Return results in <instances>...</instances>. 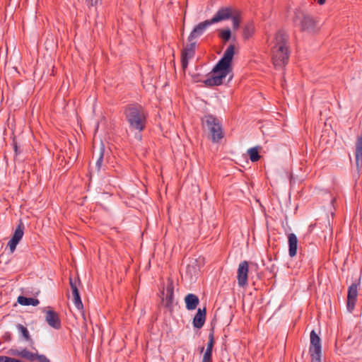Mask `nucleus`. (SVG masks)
<instances>
[{"label": "nucleus", "mask_w": 362, "mask_h": 362, "mask_svg": "<svg viewBox=\"0 0 362 362\" xmlns=\"http://www.w3.org/2000/svg\"><path fill=\"white\" fill-rule=\"evenodd\" d=\"M298 238L294 233H289L288 235V254L291 257H293L297 254Z\"/></svg>", "instance_id": "nucleus-17"}, {"label": "nucleus", "mask_w": 362, "mask_h": 362, "mask_svg": "<svg viewBox=\"0 0 362 362\" xmlns=\"http://www.w3.org/2000/svg\"><path fill=\"white\" fill-rule=\"evenodd\" d=\"M355 156L356 165L357 168L362 166V130L359 135L357 136L355 142Z\"/></svg>", "instance_id": "nucleus-15"}, {"label": "nucleus", "mask_w": 362, "mask_h": 362, "mask_svg": "<svg viewBox=\"0 0 362 362\" xmlns=\"http://www.w3.org/2000/svg\"><path fill=\"white\" fill-rule=\"evenodd\" d=\"M185 303L186 304V308L188 310H192L196 309L199 305V298L193 293H189L185 297Z\"/></svg>", "instance_id": "nucleus-18"}, {"label": "nucleus", "mask_w": 362, "mask_h": 362, "mask_svg": "<svg viewBox=\"0 0 362 362\" xmlns=\"http://www.w3.org/2000/svg\"><path fill=\"white\" fill-rule=\"evenodd\" d=\"M248 262L243 261L240 263L237 272L238 284L240 286L244 287L247 284Z\"/></svg>", "instance_id": "nucleus-9"}, {"label": "nucleus", "mask_w": 362, "mask_h": 362, "mask_svg": "<svg viewBox=\"0 0 362 362\" xmlns=\"http://www.w3.org/2000/svg\"><path fill=\"white\" fill-rule=\"evenodd\" d=\"M218 36L225 42H228L231 37V31L229 28L219 30Z\"/></svg>", "instance_id": "nucleus-26"}, {"label": "nucleus", "mask_w": 362, "mask_h": 362, "mask_svg": "<svg viewBox=\"0 0 362 362\" xmlns=\"http://www.w3.org/2000/svg\"><path fill=\"white\" fill-rule=\"evenodd\" d=\"M188 42H189V44L186 45L185 49L191 50L192 52L195 53L197 42L195 40H192V41H188Z\"/></svg>", "instance_id": "nucleus-30"}, {"label": "nucleus", "mask_w": 362, "mask_h": 362, "mask_svg": "<svg viewBox=\"0 0 362 362\" xmlns=\"http://www.w3.org/2000/svg\"><path fill=\"white\" fill-rule=\"evenodd\" d=\"M13 149H14V151H15V153L16 155H18V144L16 141L15 139H13Z\"/></svg>", "instance_id": "nucleus-35"}, {"label": "nucleus", "mask_w": 362, "mask_h": 362, "mask_svg": "<svg viewBox=\"0 0 362 362\" xmlns=\"http://www.w3.org/2000/svg\"><path fill=\"white\" fill-rule=\"evenodd\" d=\"M23 230H24V226H23V224L22 223H21L16 228L14 233H13V235L11 238H13V240H17L18 242H19L22 238H23Z\"/></svg>", "instance_id": "nucleus-22"}, {"label": "nucleus", "mask_w": 362, "mask_h": 362, "mask_svg": "<svg viewBox=\"0 0 362 362\" xmlns=\"http://www.w3.org/2000/svg\"><path fill=\"white\" fill-rule=\"evenodd\" d=\"M86 2L88 6H95L98 4H101L102 0H86Z\"/></svg>", "instance_id": "nucleus-32"}, {"label": "nucleus", "mask_w": 362, "mask_h": 362, "mask_svg": "<svg viewBox=\"0 0 362 362\" xmlns=\"http://www.w3.org/2000/svg\"><path fill=\"white\" fill-rule=\"evenodd\" d=\"M214 329H212L209 334V341L202 362H212V349L214 345Z\"/></svg>", "instance_id": "nucleus-14"}, {"label": "nucleus", "mask_w": 362, "mask_h": 362, "mask_svg": "<svg viewBox=\"0 0 362 362\" xmlns=\"http://www.w3.org/2000/svg\"><path fill=\"white\" fill-rule=\"evenodd\" d=\"M206 308H199L195 316L193 318V326L195 328L200 329L202 328L206 320Z\"/></svg>", "instance_id": "nucleus-16"}, {"label": "nucleus", "mask_w": 362, "mask_h": 362, "mask_svg": "<svg viewBox=\"0 0 362 362\" xmlns=\"http://www.w3.org/2000/svg\"><path fill=\"white\" fill-rule=\"evenodd\" d=\"M163 295L165 296L162 299L165 307H171L174 300V286L172 280H168L165 291H163Z\"/></svg>", "instance_id": "nucleus-11"}, {"label": "nucleus", "mask_w": 362, "mask_h": 362, "mask_svg": "<svg viewBox=\"0 0 362 362\" xmlns=\"http://www.w3.org/2000/svg\"><path fill=\"white\" fill-rule=\"evenodd\" d=\"M255 28L253 22L247 23L243 30V37L245 40L250 39L255 33Z\"/></svg>", "instance_id": "nucleus-20"}, {"label": "nucleus", "mask_w": 362, "mask_h": 362, "mask_svg": "<svg viewBox=\"0 0 362 362\" xmlns=\"http://www.w3.org/2000/svg\"><path fill=\"white\" fill-rule=\"evenodd\" d=\"M8 353L12 356H21V351L16 349H10Z\"/></svg>", "instance_id": "nucleus-34"}, {"label": "nucleus", "mask_w": 362, "mask_h": 362, "mask_svg": "<svg viewBox=\"0 0 362 362\" xmlns=\"http://www.w3.org/2000/svg\"><path fill=\"white\" fill-rule=\"evenodd\" d=\"M326 0H317V3L320 4V5H322L325 3Z\"/></svg>", "instance_id": "nucleus-36"}, {"label": "nucleus", "mask_w": 362, "mask_h": 362, "mask_svg": "<svg viewBox=\"0 0 362 362\" xmlns=\"http://www.w3.org/2000/svg\"><path fill=\"white\" fill-rule=\"evenodd\" d=\"M296 18L299 19L301 31L312 34L319 31L318 22L313 16L301 12L296 15Z\"/></svg>", "instance_id": "nucleus-5"}, {"label": "nucleus", "mask_w": 362, "mask_h": 362, "mask_svg": "<svg viewBox=\"0 0 362 362\" xmlns=\"http://www.w3.org/2000/svg\"><path fill=\"white\" fill-rule=\"evenodd\" d=\"M103 156H104V148L101 147L100 148L98 158L96 160V168H97L98 170H100L102 167V164H103Z\"/></svg>", "instance_id": "nucleus-28"}, {"label": "nucleus", "mask_w": 362, "mask_h": 362, "mask_svg": "<svg viewBox=\"0 0 362 362\" xmlns=\"http://www.w3.org/2000/svg\"><path fill=\"white\" fill-rule=\"evenodd\" d=\"M37 356V354L32 353L31 351L27 350L26 349H24L21 351V357L26 358L30 361L36 360Z\"/></svg>", "instance_id": "nucleus-23"}, {"label": "nucleus", "mask_w": 362, "mask_h": 362, "mask_svg": "<svg viewBox=\"0 0 362 362\" xmlns=\"http://www.w3.org/2000/svg\"><path fill=\"white\" fill-rule=\"evenodd\" d=\"M19 242H18L16 240H13L11 238L9 242L8 243V246L9 247L11 252H13L16 247V245H18Z\"/></svg>", "instance_id": "nucleus-31"}, {"label": "nucleus", "mask_w": 362, "mask_h": 362, "mask_svg": "<svg viewBox=\"0 0 362 362\" xmlns=\"http://www.w3.org/2000/svg\"><path fill=\"white\" fill-rule=\"evenodd\" d=\"M210 25L211 24L208 20L197 24L190 33L187 39L188 41L195 40V39L200 37Z\"/></svg>", "instance_id": "nucleus-12"}, {"label": "nucleus", "mask_w": 362, "mask_h": 362, "mask_svg": "<svg viewBox=\"0 0 362 362\" xmlns=\"http://www.w3.org/2000/svg\"><path fill=\"white\" fill-rule=\"evenodd\" d=\"M203 123L210 133L213 142H218L223 137L221 124L214 116L206 115L203 119Z\"/></svg>", "instance_id": "nucleus-4"}, {"label": "nucleus", "mask_w": 362, "mask_h": 362, "mask_svg": "<svg viewBox=\"0 0 362 362\" xmlns=\"http://www.w3.org/2000/svg\"><path fill=\"white\" fill-rule=\"evenodd\" d=\"M18 303L22 305L37 306L40 303V301L37 298H27L23 296H20L18 298Z\"/></svg>", "instance_id": "nucleus-21"}, {"label": "nucleus", "mask_w": 362, "mask_h": 362, "mask_svg": "<svg viewBox=\"0 0 362 362\" xmlns=\"http://www.w3.org/2000/svg\"><path fill=\"white\" fill-rule=\"evenodd\" d=\"M38 362H50L49 360L44 355H39L37 356Z\"/></svg>", "instance_id": "nucleus-33"}, {"label": "nucleus", "mask_w": 362, "mask_h": 362, "mask_svg": "<svg viewBox=\"0 0 362 362\" xmlns=\"http://www.w3.org/2000/svg\"><path fill=\"white\" fill-rule=\"evenodd\" d=\"M233 22V28L234 30H238L240 26V13L235 10L234 13L232 14V16L230 17Z\"/></svg>", "instance_id": "nucleus-25"}, {"label": "nucleus", "mask_w": 362, "mask_h": 362, "mask_svg": "<svg viewBox=\"0 0 362 362\" xmlns=\"http://www.w3.org/2000/svg\"><path fill=\"white\" fill-rule=\"evenodd\" d=\"M235 53V45H230L224 52L223 57L211 71V76L204 81L206 86L212 87L223 83V80L232 71L231 62Z\"/></svg>", "instance_id": "nucleus-2"}, {"label": "nucleus", "mask_w": 362, "mask_h": 362, "mask_svg": "<svg viewBox=\"0 0 362 362\" xmlns=\"http://www.w3.org/2000/svg\"><path fill=\"white\" fill-rule=\"evenodd\" d=\"M270 55L275 67L285 66L289 59L288 35L285 31L278 30L269 43Z\"/></svg>", "instance_id": "nucleus-1"}, {"label": "nucleus", "mask_w": 362, "mask_h": 362, "mask_svg": "<svg viewBox=\"0 0 362 362\" xmlns=\"http://www.w3.org/2000/svg\"><path fill=\"white\" fill-rule=\"evenodd\" d=\"M124 114L131 129L139 132L145 129L148 114L141 104L134 103L126 105Z\"/></svg>", "instance_id": "nucleus-3"}, {"label": "nucleus", "mask_w": 362, "mask_h": 362, "mask_svg": "<svg viewBox=\"0 0 362 362\" xmlns=\"http://www.w3.org/2000/svg\"><path fill=\"white\" fill-rule=\"evenodd\" d=\"M247 153L252 162L258 161L260 158L259 151L257 147H253L247 150Z\"/></svg>", "instance_id": "nucleus-24"}, {"label": "nucleus", "mask_w": 362, "mask_h": 362, "mask_svg": "<svg viewBox=\"0 0 362 362\" xmlns=\"http://www.w3.org/2000/svg\"><path fill=\"white\" fill-rule=\"evenodd\" d=\"M310 344L309 347V354L310 355L311 362H321V339L315 330H313L310 332Z\"/></svg>", "instance_id": "nucleus-6"}, {"label": "nucleus", "mask_w": 362, "mask_h": 362, "mask_svg": "<svg viewBox=\"0 0 362 362\" xmlns=\"http://www.w3.org/2000/svg\"><path fill=\"white\" fill-rule=\"evenodd\" d=\"M235 10L232 7H221L218 10L211 19L208 20L211 25L228 20L232 16Z\"/></svg>", "instance_id": "nucleus-8"}, {"label": "nucleus", "mask_w": 362, "mask_h": 362, "mask_svg": "<svg viewBox=\"0 0 362 362\" xmlns=\"http://www.w3.org/2000/svg\"><path fill=\"white\" fill-rule=\"evenodd\" d=\"M69 284L71 289V293L73 295V301L76 306V308L78 310H83V305L80 297L79 291L78 286L80 284V281L78 279L72 277L69 278Z\"/></svg>", "instance_id": "nucleus-7"}, {"label": "nucleus", "mask_w": 362, "mask_h": 362, "mask_svg": "<svg viewBox=\"0 0 362 362\" xmlns=\"http://www.w3.org/2000/svg\"><path fill=\"white\" fill-rule=\"evenodd\" d=\"M194 52H192L191 50H188L186 49H183L181 52V63H182V68L185 71L189 64V60L193 58L194 56Z\"/></svg>", "instance_id": "nucleus-19"}, {"label": "nucleus", "mask_w": 362, "mask_h": 362, "mask_svg": "<svg viewBox=\"0 0 362 362\" xmlns=\"http://www.w3.org/2000/svg\"><path fill=\"white\" fill-rule=\"evenodd\" d=\"M45 312L46 313L45 320L47 324L56 329H59L62 327V323L59 314L50 308H48V310Z\"/></svg>", "instance_id": "nucleus-10"}, {"label": "nucleus", "mask_w": 362, "mask_h": 362, "mask_svg": "<svg viewBox=\"0 0 362 362\" xmlns=\"http://www.w3.org/2000/svg\"><path fill=\"white\" fill-rule=\"evenodd\" d=\"M0 362H22L21 360L6 356H0Z\"/></svg>", "instance_id": "nucleus-29"}, {"label": "nucleus", "mask_w": 362, "mask_h": 362, "mask_svg": "<svg viewBox=\"0 0 362 362\" xmlns=\"http://www.w3.org/2000/svg\"><path fill=\"white\" fill-rule=\"evenodd\" d=\"M17 329L19 331V332L21 333V334L25 340L30 341L31 339L29 332L25 326H23L21 324H18L17 325Z\"/></svg>", "instance_id": "nucleus-27"}, {"label": "nucleus", "mask_w": 362, "mask_h": 362, "mask_svg": "<svg viewBox=\"0 0 362 362\" xmlns=\"http://www.w3.org/2000/svg\"><path fill=\"white\" fill-rule=\"evenodd\" d=\"M358 296V285L352 284L348 289L347 308L349 311L354 310Z\"/></svg>", "instance_id": "nucleus-13"}]
</instances>
